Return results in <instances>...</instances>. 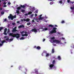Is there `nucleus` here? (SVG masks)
Returning a JSON list of instances; mask_svg holds the SVG:
<instances>
[{"label":"nucleus","instance_id":"obj_57","mask_svg":"<svg viewBox=\"0 0 74 74\" xmlns=\"http://www.w3.org/2000/svg\"><path fill=\"white\" fill-rule=\"evenodd\" d=\"M62 40H64L65 38H64L62 37Z\"/></svg>","mask_w":74,"mask_h":74},{"label":"nucleus","instance_id":"obj_22","mask_svg":"<svg viewBox=\"0 0 74 74\" xmlns=\"http://www.w3.org/2000/svg\"><path fill=\"white\" fill-rule=\"evenodd\" d=\"M25 39V38L23 37H21L20 38V40H24Z\"/></svg>","mask_w":74,"mask_h":74},{"label":"nucleus","instance_id":"obj_61","mask_svg":"<svg viewBox=\"0 0 74 74\" xmlns=\"http://www.w3.org/2000/svg\"><path fill=\"white\" fill-rule=\"evenodd\" d=\"M41 16H42V14H41L39 16V17H41Z\"/></svg>","mask_w":74,"mask_h":74},{"label":"nucleus","instance_id":"obj_48","mask_svg":"<svg viewBox=\"0 0 74 74\" xmlns=\"http://www.w3.org/2000/svg\"><path fill=\"white\" fill-rule=\"evenodd\" d=\"M34 48H36V49H37V47H36V46H35L34 47Z\"/></svg>","mask_w":74,"mask_h":74},{"label":"nucleus","instance_id":"obj_2","mask_svg":"<svg viewBox=\"0 0 74 74\" xmlns=\"http://www.w3.org/2000/svg\"><path fill=\"white\" fill-rule=\"evenodd\" d=\"M56 29H57L56 28L54 27L53 29V30L50 32V33H51V34H52V33H56Z\"/></svg>","mask_w":74,"mask_h":74},{"label":"nucleus","instance_id":"obj_27","mask_svg":"<svg viewBox=\"0 0 74 74\" xmlns=\"http://www.w3.org/2000/svg\"><path fill=\"white\" fill-rule=\"evenodd\" d=\"M31 24V23H27V25H28V26H29V25H30Z\"/></svg>","mask_w":74,"mask_h":74},{"label":"nucleus","instance_id":"obj_59","mask_svg":"<svg viewBox=\"0 0 74 74\" xmlns=\"http://www.w3.org/2000/svg\"><path fill=\"white\" fill-rule=\"evenodd\" d=\"M25 70H26V71H27V70L26 68H25Z\"/></svg>","mask_w":74,"mask_h":74},{"label":"nucleus","instance_id":"obj_23","mask_svg":"<svg viewBox=\"0 0 74 74\" xmlns=\"http://www.w3.org/2000/svg\"><path fill=\"white\" fill-rule=\"evenodd\" d=\"M16 12L18 14H19V10H16Z\"/></svg>","mask_w":74,"mask_h":74},{"label":"nucleus","instance_id":"obj_56","mask_svg":"<svg viewBox=\"0 0 74 74\" xmlns=\"http://www.w3.org/2000/svg\"><path fill=\"white\" fill-rule=\"evenodd\" d=\"M7 21V20L6 18H5L4 20V21Z\"/></svg>","mask_w":74,"mask_h":74},{"label":"nucleus","instance_id":"obj_8","mask_svg":"<svg viewBox=\"0 0 74 74\" xmlns=\"http://www.w3.org/2000/svg\"><path fill=\"white\" fill-rule=\"evenodd\" d=\"M35 73H36V74H40V73H38V70L36 69H35Z\"/></svg>","mask_w":74,"mask_h":74},{"label":"nucleus","instance_id":"obj_28","mask_svg":"<svg viewBox=\"0 0 74 74\" xmlns=\"http://www.w3.org/2000/svg\"><path fill=\"white\" fill-rule=\"evenodd\" d=\"M4 14V12L2 11V12H1V14L2 15H3V14Z\"/></svg>","mask_w":74,"mask_h":74},{"label":"nucleus","instance_id":"obj_64","mask_svg":"<svg viewBox=\"0 0 74 74\" xmlns=\"http://www.w3.org/2000/svg\"><path fill=\"white\" fill-rule=\"evenodd\" d=\"M55 27H58V25H55Z\"/></svg>","mask_w":74,"mask_h":74},{"label":"nucleus","instance_id":"obj_9","mask_svg":"<svg viewBox=\"0 0 74 74\" xmlns=\"http://www.w3.org/2000/svg\"><path fill=\"white\" fill-rule=\"evenodd\" d=\"M54 65L53 64H51L49 65V67L50 68H52L53 67H54Z\"/></svg>","mask_w":74,"mask_h":74},{"label":"nucleus","instance_id":"obj_34","mask_svg":"<svg viewBox=\"0 0 74 74\" xmlns=\"http://www.w3.org/2000/svg\"><path fill=\"white\" fill-rule=\"evenodd\" d=\"M25 10H21V12H25Z\"/></svg>","mask_w":74,"mask_h":74},{"label":"nucleus","instance_id":"obj_42","mask_svg":"<svg viewBox=\"0 0 74 74\" xmlns=\"http://www.w3.org/2000/svg\"><path fill=\"white\" fill-rule=\"evenodd\" d=\"M44 29L45 30H48V28H45Z\"/></svg>","mask_w":74,"mask_h":74},{"label":"nucleus","instance_id":"obj_31","mask_svg":"<svg viewBox=\"0 0 74 74\" xmlns=\"http://www.w3.org/2000/svg\"><path fill=\"white\" fill-rule=\"evenodd\" d=\"M61 23H65V22L64 21H62Z\"/></svg>","mask_w":74,"mask_h":74},{"label":"nucleus","instance_id":"obj_11","mask_svg":"<svg viewBox=\"0 0 74 74\" xmlns=\"http://www.w3.org/2000/svg\"><path fill=\"white\" fill-rule=\"evenodd\" d=\"M25 27V26L24 25H20L18 27V28H21V27Z\"/></svg>","mask_w":74,"mask_h":74},{"label":"nucleus","instance_id":"obj_25","mask_svg":"<svg viewBox=\"0 0 74 74\" xmlns=\"http://www.w3.org/2000/svg\"><path fill=\"white\" fill-rule=\"evenodd\" d=\"M5 42V41H4V40H3L2 42H1V43L2 44H4V42Z\"/></svg>","mask_w":74,"mask_h":74},{"label":"nucleus","instance_id":"obj_38","mask_svg":"<svg viewBox=\"0 0 74 74\" xmlns=\"http://www.w3.org/2000/svg\"><path fill=\"white\" fill-rule=\"evenodd\" d=\"M25 36H26V37H27V36H28V34H25Z\"/></svg>","mask_w":74,"mask_h":74},{"label":"nucleus","instance_id":"obj_45","mask_svg":"<svg viewBox=\"0 0 74 74\" xmlns=\"http://www.w3.org/2000/svg\"><path fill=\"white\" fill-rule=\"evenodd\" d=\"M35 12H36V14H37L38 13V10H36L35 11Z\"/></svg>","mask_w":74,"mask_h":74},{"label":"nucleus","instance_id":"obj_37","mask_svg":"<svg viewBox=\"0 0 74 74\" xmlns=\"http://www.w3.org/2000/svg\"><path fill=\"white\" fill-rule=\"evenodd\" d=\"M50 4H51V5H52V4H53V2H51L50 3Z\"/></svg>","mask_w":74,"mask_h":74},{"label":"nucleus","instance_id":"obj_32","mask_svg":"<svg viewBox=\"0 0 74 74\" xmlns=\"http://www.w3.org/2000/svg\"><path fill=\"white\" fill-rule=\"evenodd\" d=\"M71 47H73V48H74V45L73 44H72L71 46Z\"/></svg>","mask_w":74,"mask_h":74},{"label":"nucleus","instance_id":"obj_63","mask_svg":"<svg viewBox=\"0 0 74 74\" xmlns=\"http://www.w3.org/2000/svg\"><path fill=\"white\" fill-rule=\"evenodd\" d=\"M13 29H16V27H14V28Z\"/></svg>","mask_w":74,"mask_h":74},{"label":"nucleus","instance_id":"obj_12","mask_svg":"<svg viewBox=\"0 0 74 74\" xmlns=\"http://www.w3.org/2000/svg\"><path fill=\"white\" fill-rule=\"evenodd\" d=\"M54 52H55V50L54 49H53L52 50L51 53H54Z\"/></svg>","mask_w":74,"mask_h":74},{"label":"nucleus","instance_id":"obj_16","mask_svg":"<svg viewBox=\"0 0 74 74\" xmlns=\"http://www.w3.org/2000/svg\"><path fill=\"white\" fill-rule=\"evenodd\" d=\"M58 60H61V58H60V56H58Z\"/></svg>","mask_w":74,"mask_h":74},{"label":"nucleus","instance_id":"obj_52","mask_svg":"<svg viewBox=\"0 0 74 74\" xmlns=\"http://www.w3.org/2000/svg\"><path fill=\"white\" fill-rule=\"evenodd\" d=\"M8 4H9V5H10V4H11V3H10V2H9L8 3Z\"/></svg>","mask_w":74,"mask_h":74},{"label":"nucleus","instance_id":"obj_46","mask_svg":"<svg viewBox=\"0 0 74 74\" xmlns=\"http://www.w3.org/2000/svg\"><path fill=\"white\" fill-rule=\"evenodd\" d=\"M12 25H15V23H12Z\"/></svg>","mask_w":74,"mask_h":74},{"label":"nucleus","instance_id":"obj_51","mask_svg":"<svg viewBox=\"0 0 74 74\" xmlns=\"http://www.w3.org/2000/svg\"><path fill=\"white\" fill-rule=\"evenodd\" d=\"M9 16H12V14H10Z\"/></svg>","mask_w":74,"mask_h":74},{"label":"nucleus","instance_id":"obj_62","mask_svg":"<svg viewBox=\"0 0 74 74\" xmlns=\"http://www.w3.org/2000/svg\"><path fill=\"white\" fill-rule=\"evenodd\" d=\"M45 41V39H44L43 40V41Z\"/></svg>","mask_w":74,"mask_h":74},{"label":"nucleus","instance_id":"obj_60","mask_svg":"<svg viewBox=\"0 0 74 74\" xmlns=\"http://www.w3.org/2000/svg\"><path fill=\"white\" fill-rule=\"evenodd\" d=\"M3 10V8H0V10Z\"/></svg>","mask_w":74,"mask_h":74},{"label":"nucleus","instance_id":"obj_29","mask_svg":"<svg viewBox=\"0 0 74 74\" xmlns=\"http://www.w3.org/2000/svg\"><path fill=\"white\" fill-rule=\"evenodd\" d=\"M7 30V28H5L4 30V32H6Z\"/></svg>","mask_w":74,"mask_h":74},{"label":"nucleus","instance_id":"obj_58","mask_svg":"<svg viewBox=\"0 0 74 74\" xmlns=\"http://www.w3.org/2000/svg\"><path fill=\"white\" fill-rule=\"evenodd\" d=\"M3 45L1 43H0V46H2Z\"/></svg>","mask_w":74,"mask_h":74},{"label":"nucleus","instance_id":"obj_17","mask_svg":"<svg viewBox=\"0 0 74 74\" xmlns=\"http://www.w3.org/2000/svg\"><path fill=\"white\" fill-rule=\"evenodd\" d=\"M43 19H44V17H40V18H39V20L40 21V20H42Z\"/></svg>","mask_w":74,"mask_h":74},{"label":"nucleus","instance_id":"obj_55","mask_svg":"<svg viewBox=\"0 0 74 74\" xmlns=\"http://www.w3.org/2000/svg\"><path fill=\"white\" fill-rule=\"evenodd\" d=\"M19 22H20L19 21H17V23H19Z\"/></svg>","mask_w":74,"mask_h":74},{"label":"nucleus","instance_id":"obj_21","mask_svg":"<svg viewBox=\"0 0 74 74\" xmlns=\"http://www.w3.org/2000/svg\"><path fill=\"white\" fill-rule=\"evenodd\" d=\"M32 14V12H28V15H30V14Z\"/></svg>","mask_w":74,"mask_h":74},{"label":"nucleus","instance_id":"obj_35","mask_svg":"<svg viewBox=\"0 0 74 74\" xmlns=\"http://www.w3.org/2000/svg\"><path fill=\"white\" fill-rule=\"evenodd\" d=\"M6 41H8L9 40V38L8 37V38L5 39Z\"/></svg>","mask_w":74,"mask_h":74},{"label":"nucleus","instance_id":"obj_24","mask_svg":"<svg viewBox=\"0 0 74 74\" xmlns=\"http://www.w3.org/2000/svg\"><path fill=\"white\" fill-rule=\"evenodd\" d=\"M32 10H33V11H32V12H33V11H34V10H35V8L34 7H33L32 8Z\"/></svg>","mask_w":74,"mask_h":74},{"label":"nucleus","instance_id":"obj_53","mask_svg":"<svg viewBox=\"0 0 74 74\" xmlns=\"http://www.w3.org/2000/svg\"><path fill=\"white\" fill-rule=\"evenodd\" d=\"M3 4H4L5 5V4H6V3H5V2L3 3Z\"/></svg>","mask_w":74,"mask_h":74},{"label":"nucleus","instance_id":"obj_44","mask_svg":"<svg viewBox=\"0 0 74 74\" xmlns=\"http://www.w3.org/2000/svg\"><path fill=\"white\" fill-rule=\"evenodd\" d=\"M11 16H8V18L9 19H11Z\"/></svg>","mask_w":74,"mask_h":74},{"label":"nucleus","instance_id":"obj_10","mask_svg":"<svg viewBox=\"0 0 74 74\" xmlns=\"http://www.w3.org/2000/svg\"><path fill=\"white\" fill-rule=\"evenodd\" d=\"M18 30L16 29H13V30L12 31V32H17Z\"/></svg>","mask_w":74,"mask_h":74},{"label":"nucleus","instance_id":"obj_26","mask_svg":"<svg viewBox=\"0 0 74 74\" xmlns=\"http://www.w3.org/2000/svg\"><path fill=\"white\" fill-rule=\"evenodd\" d=\"M11 18V19L12 20H13V19H14V16H11V18Z\"/></svg>","mask_w":74,"mask_h":74},{"label":"nucleus","instance_id":"obj_33","mask_svg":"<svg viewBox=\"0 0 74 74\" xmlns=\"http://www.w3.org/2000/svg\"><path fill=\"white\" fill-rule=\"evenodd\" d=\"M55 38V37H53L51 38V40H54Z\"/></svg>","mask_w":74,"mask_h":74},{"label":"nucleus","instance_id":"obj_7","mask_svg":"<svg viewBox=\"0 0 74 74\" xmlns=\"http://www.w3.org/2000/svg\"><path fill=\"white\" fill-rule=\"evenodd\" d=\"M44 53H47V51H44L43 52ZM49 56V54L48 53H47L46 55V57H48Z\"/></svg>","mask_w":74,"mask_h":74},{"label":"nucleus","instance_id":"obj_14","mask_svg":"<svg viewBox=\"0 0 74 74\" xmlns=\"http://www.w3.org/2000/svg\"><path fill=\"white\" fill-rule=\"evenodd\" d=\"M25 33V34H26V33H27V32L26 31H23L21 32V34H22V33Z\"/></svg>","mask_w":74,"mask_h":74},{"label":"nucleus","instance_id":"obj_43","mask_svg":"<svg viewBox=\"0 0 74 74\" xmlns=\"http://www.w3.org/2000/svg\"><path fill=\"white\" fill-rule=\"evenodd\" d=\"M3 29V27H0V29H1V30H2V29Z\"/></svg>","mask_w":74,"mask_h":74},{"label":"nucleus","instance_id":"obj_19","mask_svg":"<svg viewBox=\"0 0 74 74\" xmlns=\"http://www.w3.org/2000/svg\"><path fill=\"white\" fill-rule=\"evenodd\" d=\"M55 60H53V62H52V64H54V65H55Z\"/></svg>","mask_w":74,"mask_h":74},{"label":"nucleus","instance_id":"obj_30","mask_svg":"<svg viewBox=\"0 0 74 74\" xmlns=\"http://www.w3.org/2000/svg\"><path fill=\"white\" fill-rule=\"evenodd\" d=\"M4 34L5 36H7V34L6 33V32H4Z\"/></svg>","mask_w":74,"mask_h":74},{"label":"nucleus","instance_id":"obj_54","mask_svg":"<svg viewBox=\"0 0 74 74\" xmlns=\"http://www.w3.org/2000/svg\"><path fill=\"white\" fill-rule=\"evenodd\" d=\"M32 22H34V20H32Z\"/></svg>","mask_w":74,"mask_h":74},{"label":"nucleus","instance_id":"obj_41","mask_svg":"<svg viewBox=\"0 0 74 74\" xmlns=\"http://www.w3.org/2000/svg\"><path fill=\"white\" fill-rule=\"evenodd\" d=\"M16 15H14L13 16V18H16Z\"/></svg>","mask_w":74,"mask_h":74},{"label":"nucleus","instance_id":"obj_5","mask_svg":"<svg viewBox=\"0 0 74 74\" xmlns=\"http://www.w3.org/2000/svg\"><path fill=\"white\" fill-rule=\"evenodd\" d=\"M53 42H56V43H60V41L58 40H53Z\"/></svg>","mask_w":74,"mask_h":74},{"label":"nucleus","instance_id":"obj_40","mask_svg":"<svg viewBox=\"0 0 74 74\" xmlns=\"http://www.w3.org/2000/svg\"><path fill=\"white\" fill-rule=\"evenodd\" d=\"M23 33H22V37H24L25 36V34H23Z\"/></svg>","mask_w":74,"mask_h":74},{"label":"nucleus","instance_id":"obj_6","mask_svg":"<svg viewBox=\"0 0 74 74\" xmlns=\"http://www.w3.org/2000/svg\"><path fill=\"white\" fill-rule=\"evenodd\" d=\"M26 4H25L24 5H20V6L21 7V8H25V7H26Z\"/></svg>","mask_w":74,"mask_h":74},{"label":"nucleus","instance_id":"obj_3","mask_svg":"<svg viewBox=\"0 0 74 74\" xmlns=\"http://www.w3.org/2000/svg\"><path fill=\"white\" fill-rule=\"evenodd\" d=\"M21 22H23V21H24V22H25V21H26V22H29V21H30V19L27 18L26 19L24 18L23 19H21Z\"/></svg>","mask_w":74,"mask_h":74},{"label":"nucleus","instance_id":"obj_49","mask_svg":"<svg viewBox=\"0 0 74 74\" xmlns=\"http://www.w3.org/2000/svg\"><path fill=\"white\" fill-rule=\"evenodd\" d=\"M25 15L26 16H27V15H28V13H26L25 14Z\"/></svg>","mask_w":74,"mask_h":74},{"label":"nucleus","instance_id":"obj_36","mask_svg":"<svg viewBox=\"0 0 74 74\" xmlns=\"http://www.w3.org/2000/svg\"><path fill=\"white\" fill-rule=\"evenodd\" d=\"M60 3L61 4H62V1H59V2L58 3Z\"/></svg>","mask_w":74,"mask_h":74},{"label":"nucleus","instance_id":"obj_15","mask_svg":"<svg viewBox=\"0 0 74 74\" xmlns=\"http://www.w3.org/2000/svg\"><path fill=\"white\" fill-rule=\"evenodd\" d=\"M36 49H37L40 50V49H41V47H40V46H38L37 47Z\"/></svg>","mask_w":74,"mask_h":74},{"label":"nucleus","instance_id":"obj_1","mask_svg":"<svg viewBox=\"0 0 74 74\" xmlns=\"http://www.w3.org/2000/svg\"><path fill=\"white\" fill-rule=\"evenodd\" d=\"M9 36L13 37H16V38H18L20 37V34L18 33L14 34L13 33H10Z\"/></svg>","mask_w":74,"mask_h":74},{"label":"nucleus","instance_id":"obj_47","mask_svg":"<svg viewBox=\"0 0 74 74\" xmlns=\"http://www.w3.org/2000/svg\"><path fill=\"white\" fill-rule=\"evenodd\" d=\"M7 7V5H4L3 6V7Z\"/></svg>","mask_w":74,"mask_h":74},{"label":"nucleus","instance_id":"obj_39","mask_svg":"<svg viewBox=\"0 0 74 74\" xmlns=\"http://www.w3.org/2000/svg\"><path fill=\"white\" fill-rule=\"evenodd\" d=\"M13 38H11L10 39V41H12L13 40Z\"/></svg>","mask_w":74,"mask_h":74},{"label":"nucleus","instance_id":"obj_50","mask_svg":"<svg viewBox=\"0 0 74 74\" xmlns=\"http://www.w3.org/2000/svg\"><path fill=\"white\" fill-rule=\"evenodd\" d=\"M70 0H67V2L68 3H70Z\"/></svg>","mask_w":74,"mask_h":74},{"label":"nucleus","instance_id":"obj_18","mask_svg":"<svg viewBox=\"0 0 74 74\" xmlns=\"http://www.w3.org/2000/svg\"><path fill=\"white\" fill-rule=\"evenodd\" d=\"M17 9L18 10H21V6L17 8Z\"/></svg>","mask_w":74,"mask_h":74},{"label":"nucleus","instance_id":"obj_20","mask_svg":"<svg viewBox=\"0 0 74 74\" xmlns=\"http://www.w3.org/2000/svg\"><path fill=\"white\" fill-rule=\"evenodd\" d=\"M49 27H53V25H49Z\"/></svg>","mask_w":74,"mask_h":74},{"label":"nucleus","instance_id":"obj_13","mask_svg":"<svg viewBox=\"0 0 74 74\" xmlns=\"http://www.w3.org/2000/svg\"><path fill=\"white\" fill-rule=\"evenodd\" d=\"M35 19L36 20V22H39V21H38V20H39V18H36Z\"/></svg>","mask_w":74,"mask_h":74},{"label":"nucleus","instance_id":"obj_4","mask_svg":"<svg viewBox=\"0 0 74 74\" xmlns=\"http://www.w3.org/2000/svg\"><path fill=\"white\" fill-rule=\"evenodd\" d=\"M31 31L32 32H34L35 33L37 32V30L36 29V28H34L32 29Z\"/></svg>","mask_w":74,"mask_h":74}]
</instances>
